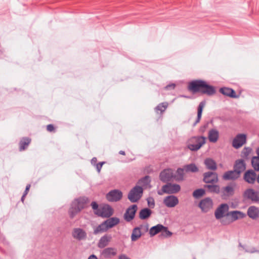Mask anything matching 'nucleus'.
<instances>
[{
    "mask_svg": "<svg viewBox=\"0 0 259 259\" xmlns=\"http://www.w3.org/2000/svg\"><path fill=\"white\" fill-rule=\"evenodd\" d=\"M89 203V200L85 197H81L75 199L68 211L69 217L73 219L82 209L86 208Z\"/></svg>",
    "mask_w": 259,
    "mask_h": 259,
    "instance_id": "obj_1",
    "label": "nucleus"
},
{
    "mask_svg": "<svg viewBox=\"0 0 259 259\" xmlns=\"http://www.w3.org/2000/svg\"><path fill=\"white\" fill-rule=\"evenodd\" d=\"M91 206L94 213L100 217L108 218L113 213L112 208L108 205L103 204L99 206L96 202H93L91 203Z\"/></svg>",
    "mask_w": 259,
    "mask_h": 259,
    "instance_id": "obj_2",
    "label": "nucleus"
},
{
    "mask_svg": "<svg viewBox=\"0 0 259 259\" xmlns=\"http://www.w3.org/2000/svg\"><path fill=\"white\" fill-rule=\"evenodd\" d=\"M205 142L206 138L204 137H193L188 140L187 146L191 151H196L200 149Z\"/></svg>",
    "mask_w": 259,
    "mask_h": 259,
    "instance_id": "obj_3",
    "label": "nucleus"
},
{
    "mask_svg": "<svg viewBox=\"0 0 259 259\" xmlns=\"http://www.w3.org/2000/svg\"><path fill=\"white\" fill-rule=\"evenodd\" d=\"M143 190L142 187L136 186L133 188L129 192L128 199L132 202L138 201L142 197Z\"/></svg>",
    "mask_w": 259,
    "mask_h": 259,
    "instance_id": "obj_4",
    "label": "nucleus"
},
{
    "mask_svg": "<svg viewBox=\"0 0 259 259\" xmlns=\"http://www.w3.org/2000/svg\"><path fill=\"white\" fill-rule=\"evenodd\" d=\"M71 236L74 240L80 241L85 240L87 238V233L85 230L76 227L72 229Z\"/></svg>",
    "mask_w": 259,
    "mask_h": 259,
    "instance_id": "obj_5",
    "label": "nucleus"
},
{
    "mask_svg": "<svg viewBox=\"0 0 259 259\" xmlns=\"http://www.w3.org/2000/svg\"><path fill=\"white\" fill-rule=\"evenodd\" d=\"M181 189L180 186L178 184L168 183L164 185L162 188L161 192H158L160 195L163 194V193L167 194H175L180 191Z\"/></svg>",
    "mask_w": 259,
    "mask_h": 259,
    "instance_id": "obj_6",
    "label": "nucleus"
},
{
    "mask_svg": "<svg viewBox=\"0 0 259 259\" xmlns=\"http://www.w3.org/2000/svg\"><path fill=\"white\" fill-rule=\"evenodd\" d=\"M246 142V135L243 134H238L232 142V146L236 149L242 147Z\"/></svg>",
    "mask_w": 259,
    "mask_h": 259,
    "instance_id": "obj_7",
    "label": "nucleus"
},
{
    "mask_svg": "<svg viewBox=\"0 0 259 259\" xmlns=\"http://www.w3.org/2000/svg\"><path fill=\"white\" fill-rule=\"evenodd\" d=\"M204 82L202 80H193L189 83L188 89L193 93L200 92Z\"/></svg>",
    "mask_w": 259,
    "mask_h": 259,
    "instance_id": "obj_8",
    "label": "nucleus"
},
{
    "mask_svg": "<svg viewBox=\"0 0 259 259\" xmlns=\"http://www.w3.org/2000/svg\"><path fill=\"white\" fill-rule=\"evenodd\" d=\"M199 206L202 211L206 212L212 208L213 202L210 198H206L200 202Z\"/></svg>",
    "mask_w": 259,
    "mask_h": 259,
    "instance_id": "obj_9",
    "label": "nucleus"
},
{
    "mask_svg": "<svg viewBox=\"0 0 259 259\" xmlns=\"http://www.w3.org/2000/svg\"><path fill=\"white\" fill-rule=\"evenodd\" d=\"M244 197L253 202L259 201V192L252 189H247L244 193Z\"/></svg>",
    "mask_w": 259,
    "mask_h": 259,
    "instance_id": "obj_10",
    "label": "nucleus"
},
{
    "mask_svg": "<svg viewBox=\"0 0 259 259\" xmlns=\"http://www.w3.org/2000/svg\"><path fill=\"white\" fill-rule=\"evenodd\" d=\"M137 205L135 204L129 207L124 214V218L125 220L127 222H130L133 220L137 210Z\"/></svg>",
    "mask_w": 259,
    "mask_h": 259,
    "instance_id": "obj_11",
    "label": "nucleus"
},
{
    "mask_svg": "<svg viewBox=\"0 0 259 259\" xmlns=\"http://www.w3.org/2000/svg\"><path fill=\"white\" fill-rule=\"evenodd\" d=\"M244 180L248 184H253L255 181H257V176L253 170L246 171L243 176Z\"/></svg>",
    "mask_w": 259,
    "mask_h": 259,
    "instance_id": "obj_12",
    "label": "nucleus"
},
{
    "mask_svg": "<svg viewBox=\"0 0 259 259\" xmlns=\"http://www.w3.org/2000/svg\"><path fill=\"white\" fill-rule=\"evenodd\" d=\"M163 203L168 207H174L179 203V199L175 196L169 195L164 198Z\"/></svg>",
    "mask_w": 259,
    "mask_h": 259,
    "instance_id": "obj_13",
    "label": "nucleus"
},
{
    "mask_svg": "<svg viewBox=\"0 0 259 259\" xmlns=\"http://www.w3.org/2000/svg\"><path fill=\"white\" fill-rule=\"evenodd\" d=\"M229 206L227 204H222L215 210L214 214L217 219L224 217L227 213Z\"/></svg>",
    "mask_w": 259,
    "mask_h": 259,
    "instance_id": "obj_14",
    "label": "nucleus"
},
{
    "mask_svg": "<svg viewBox=\"0 0 259 259\" xmlns=\"http://www.w3.org/2000/svg\"><path fill=\"white\" fill-rule=\"evenodd\" d=\"M122 196V192L119 190H114L109 192L106 198L110 201H117L119 200Z\"/></svg>",
    "mask_w": 259,
    "mask_h": 259,
    "instance_id": "obj_15",
    "label": "nucleus"
},
{
    "mask_svg": "<svg viewBox=\"0 0 259 259\" xmlns=\"http://www.w3.org/2000/svg\"><path fill=\"white\" fill-rule=\"evenodd\" d=\"M203 180L206 183H215L218 181V175L215 172H205L204 174Z\"/></svg>",
    "mask_w": 259,
    "mask_h": 259,
    "instance_id": "obj_16",
    "label": "nucleus"
},
{
    "mask_svg": "<svg viewBox=\"0 0 259 259\" xmlns=\"http://www.w3.org/2000/svg\"><path fill=\"white\" fill-rule=\"evenodd\" d=\"M173 172L171 169L163 170L160 174V179L164 182L170 181L173 178Z\"/></svg>",
    "mask_w": 259,
    "mask_h": 259,
    "instance_id": "obj_17",
    "label": "nucleus"
},
{
    "mask_svg": "<svg viewBox=\"0 0 259 259\" xmlns=\"http://www.w3.org/2000/svg\"><path fill=\"white\" fill-rule=\"evenodd\" d=\"M247 215L248 217L253 219L256 220L259 218V209L254 206H250L247 210Z\"/></svg>",
    "mask_w": 259,
    "mask_h": 259,
    "instance_id": "obj_18",
    "label": "nucleus"
},
{
    "mask_svg": "<svg viewBox=\"0 0 259 259\" xmlns=\"http://www.w3.org/2000/svg\"><path fill=\"white\" fill-rule=\"evenodd\" d=\"M200 93L204 94H207L208 95H212L215 93V89L213 87L209 85L206 81H204V82L203 85V87L201 89Z\"/></svg>",
    "mask_w": 259,
    "mask_h": 259,
    "instance_id": "obj_19",
    "label": "nucleus"
},
{
    "mask_svg": "<svg viewBox=\"0 0 259 259\" xmlns=\"http://www.w3.org/2000/svg\"><path fill=\"white\" fill-rule=\"evenodd\" d=\"M246 168V164L244 161L242 159H238L235 161L234 169L238 172L239 175L245 170Z\"/></svg>",
    "mask_w": 259,
    "mask_h": 259,
    "instance_id": "obj_20",
    "label": "nucleus"
},
{
    "mask_svg": "<svg viewBox=\"0 0 259 259\" xmlns=\"http://www.w3.org/2000/svg\"><path fill=\"white\" fill-rule=\"evenodd\" d=\"M240 177V175L234 169V170L226 172L223 176V179L225 180H235Z\"/></svg>",
    "mask_w": 259,
    "mask_h": 259,
    "instance_id": "obj_21",
    "label": "nucleus"
},
{
    "mask_svg": "<svg viewBox=\"0 0 259 259\" xmlns=\"http://www.w3.org/2000/svg\"><path fill=\"white\" fill-rule=\"evenodd\" d=\"M220 92L223 95L234 98H236L238 96H236L235 92L228 88H222L220 89Z\"/></svg>",
    "mask_w": 259,
    "mask_h": 259,
    "instance_id": "obj_22",
    "label": "nucleus"
},
{
    "mask_svg": "<svg viewBox=\"0 0 259 259\" xmlns=\"http://www.w3.org/2000/svg\"><path fill=\"white\" fill-rule=\"evenodd\" d=\"M111 237L110 236L104 235L102 237L98 243V246L100 248H104L107 246L111 241Z\"/></svg>",
    "mask_w": 259,
    "mask_h": 259,
    "instance_id": "obj_23",
    "label": "nucleus"
},
{
    "mask_svg": "<svg viewBox=\"0 0 259 259\" xmlns=\"http://www.w3.org/2000/svg\"><path fill=\"white\" fill-rule=\"evenodd\" d=\"M208 139L210 142L215 143L219 139V132L215 130H211L208 133Z\"/></svg>",
    "mask_w": 259,
    "mask_h": 259,
    "instance_id": "obj_24",
    "label": "nucleus"
},
{
    "mask_svg": "<svg viewBox=\"0 0 259 259\" xmlns=\"http://www.w3.org/2000/svg\"><path fill=\"white\" fill-rule=\"evenodd\" d=\"M106 226L109 229L116 226L119 223V219L117 218H111L105 221Z\"/></svg>",
    "mask_w": 259,
    "mask_h": 259,
    "instance_id": "obj_25",
    "label": "nucleus"
},
{
    "mask_svg": "<svg viewBox=\"0 0 259 259\" xmlns=\"http://www.w3.org/2000/svg\"><path fill=\"white\" fill-rule=\"evenodd\" d=\"M116 254V249L111 247L107 248L102 252L103 255L106 257H111L114 256Z\"/></svg>",
    "mask_w": 259,
    "mask_h": 259,
    "instance_id": "obj_26",
    "label": "nucleus"
},
{
    "mask_svg": "<svg viewBox=\"0 0 259 259\" xmlns=\"http://www.w3.org/2000/svg\"><path fill=\"white\" fill-rule=\"evenodd\" d=\"M168 106V103L166 102L161 103L155 107V111L157 114H162L166 109Z\"/></svg>",
    "mask_w": 259,
    "mask_h": 259,
    "instance_id": "obj_27",
    "label": "nucleus"
},
{
    "mask_svg": "<svg viewBox=\"0 0 259 259\" xmlns=\"http://www.w3.org/2000/svg\"><path fill=\"white\" fill-rule=\"evenodd\" d=\"M163 228L164 226L163 225L158 224L150 228L149 230V234L150 236H153L159 232L161 233V230H162V229Z\"/></svg>",
    "mask_w": 259,
    "mask_h": 259,
    "instance_id": "obj_28",
    "label": "nucleus"
},
{
    "mask_svg": "<svg viewBox=\"0 0 259 259\" xmlns=\"http://www.w3.org/2000/svg\"><path fill=\"white\" fill-rule=\"evenodd\" d=\"M108 230L106 224H105V221L103 222L102 224L99 225L96 228H95L94 230V233L95 234H97L99 233H101L106 232Z\"/></svg>",
    "mask_w": 259,
    "mask_h": 259,
    "instance_id": "obj_29",
    "label": "nucleus"
},
{
    "mask_svg": "<svg viewBox=\"0 0 259 259\" xmlns=\"http://www.w3.org/2000/svg\"><path fill=\"white\" fill-rule=\"evenodd\" d=\"M204 164L209 169L215 170L217 169L216 163L211 158H206L204 160Z\"/></svg>",
    "mask_w": 259,
    "mask_h": 259,
    "instance_id": "obj_30",
    "label": "nucleus"
},
{
    "mask_svg": "<svg viewBox=\"0 0 259 259\" xmlns=\"http://www.w3.org/2000/svg\"><path fill=\"white\" fill-rule=\"evenodd\" d=\"M141 231L140 230L139 228L136 227L133 230V232L131 235V239L133 241H135L139 239L142 235Z\"/></svg>",
    "mask_w": 259,
    "mask_h": 259,
    "instance_id": "obj_31",
    "label": "nucleus"
},
{
    "mask_svg": "<svg viewBox=\"0 0 259 259\" xmlns=\"http://www.w3.org/2000/svg\"><path fill=\"white\" fill-rule=\"evenodd\" d=\"M205 103L204 102H201V103H200L198 107L197 119L195 123H194V125H195L197 123L199 122L200 119L201 118L202 112Z\"/></svg>",
    "mask_w": 259,
    "mask_h": 259,
    "instance_id": "obj_32",
    "label": "nucleus"
},
{
    "mask_svg": "<svg viewBox=\"0 0 259 259\" xmlns=\"http://www.w3.org/2000/svg\"><path fill=\"white\" fill-rule=\"evenodd\" d=\"M152 211L148 208H144L142 209L139 213V218L141 219L144 220L149 218L151 214Z\"/></svg>",
    "mask_w": 259,
    "mask_h": 259,
    "instance_id": "obj_33",
    "label": "nucleus"
},
{
    "mask_svg": "<svg viewBox=\"0 0 259 259\" xmlns=\"http://www.w3.org/2000/svg\"><path fill=\"white\" fill-rule=\"evenodd\" d=\"M208 192L213 193H219L220 191V187L217 185H207L205 186Z\"/></svg>",
    "mask_w": 259,
    "mask_h": 259,
    "instance_id": "obj_34",
    "label": "nucleus"
},
{
    "mask_svg": "<svg viewBox=\"0 0 259 259\" xmlns=\"http://www.w3.org/2000/svg\"><path fill=\"white\" fill-rule=\"evenodd\" d=\"M150 178L146 176L139 181V184L145 188L150 187Z\"/></svg>",
    "mask_w": 259,
    "mask_h": 259,
    "instance_id": "obj_35",
    "label": "nucleus"
},
{
    "mask_svg": "<svg viewBox=\"0 0 259 259\" xmlns=\"http://www.w3.org/2000/svg\"><path fill=\"white\" fill-rule=\"evenodd\" d=\"M30 143V139L28 138H23L20 142V150L22 151L26 149Z\"/></svg>",
    "mask_w": 259,
    "mask_h": 259,
    "instance_id": "obj_36",
    "label": "nucleus"
},
{
    "mask_svg": "<svg viewBox=\"0 0 259 259\" xmlns=\"http://www.w3.org/2000/svg\"><path fill=\"white\" fill-rule=\"evenodd\" d=\"M230 215L234 220L242 219L245 217V214L243 213L238 211H233L231 212Z\"/></svg>",
    "mask_w": 259,
    "mask_h": 259,
    "instance_id": "obj_37",
    "label": "nucleus"
},
{
    "mask_svg": "<svg viewBox=\"0 0 259 259\" xmlns=\"http://www.w3.org/2000/svg\"><path fill=\"white\" fill-rule=\"evenodd\" d=\"M184 169L186 172H196L198 170V168L194 164H190L184 166Z\"/></svg>",
    "mask_w": 259,
    "mask_h": 259,
    "instance_id": "obj_38",
    "label": "nucleus"
},
{
    "mask_svg": "<svg viewBox=\"0 0 259 259\" xmlns=\"http://www.w3.org/2000/svg\"><path fill=\"white\" fill-rule=\"evenodd\" d=\"M251 152V148L249 147H245L241 152V156L244 158H247Z\"/></svg>",
    "mask_w": 259,
    "mask_h": 259,
    "instance_id": "obj_39",
    "label": "nucleus"
},
{
    "mask_svg": "<svg viewBox=\"0 0 259 259\" xmlns=\"http://www.w3.org/2000/svg\"><path fill=\"white\" fill-rule=\"evenodd\" d=\"M252 167L255 170H259V158L258 157H253L251 160Z\"/></svg>",
    "mask_w": 259,
    "mask_h": 259,
    "instance_id": "obj_40",
    "label": "nucleus"
},
{
    "mask_svg": "<svg viewBox=\"0 0 259 259\" xmlns=\"http://www.w3.org/2000/svg\"><path fill=\"white\" fill-rule=\"evenodd\" d=\"M205 194V190L202 189H197L193 193V196L195 198H199Z\"/></svg>",
    "mask_w": 259,
    "mask_h": 259,
    "instance_id": "obj_41",
    "label": "nucleus"
},
{
    "mask_svg": "<svg viewBox=\"0 0 259 259\" xmlns=\"http://www.w3.org/2000/svg\"><path fill=\"white\" fill-rule=\"evenodd\" d=\"M161 235L164 237H168L171 236L172 233L168 231L166 227L164 226V228L161 230Z\"/></svg>",
    "mask_w": 259,
    "mask_h": 259,
    "instance_id": "obj_42",
    "label": "nucleus"
},
{
    "mask_svg": "<svg viewBox=\"0 0 259 259\" xmlns=\"http://www.w3.org/2000/svg\"><path fill=\"white\" fill-rule=\"evenodd\" d=\"M223 192L226 195H232L233 192V188L231 186H227L224 188Z\"/></svg>",
    "mask_w": 259,
    "mask_h": 259,
    "instance_id": "obj_43",
    "label": "nucleus"
},
{
    "mask_svg": "<svg viewBox=\"0 0 259 259\" xmlns=\"http://www.w3.org/2000/svg\"><path fill=\"white\" fill-rule=\"evenodd\" d=\"M184 170H185L184 168H178L177 173L178 174V176L177 178V180H182L183 178V176L184 174Z\"/></svg>",
    "mask_w": 259,
    "mask_h": 259,
    "instance_id": "obj_44",
    "label": "nucleus"
},
{
    "mask_svg": "<svg viewBox=\"0 0 259 259\" xmlns=\"http://www.w3.org/2000/svg\"><path fill=\"white\" fill-rule=\"evenodd\" d=\"M138 228H139L140 230L141 231L142 233L147 232L149 229L148 225L147 224L141 225Z\"/></svg>",
    "mask_w": 259,
    "mask_h": 259,
    "instance_id": "obj_45",
    "label": "nucleus"
},
{
    "mask_svg": "<svg viewBox=\"0 0 259 259\" xmlns=\"http://www.w3.org/2000/svg\"><path fill=\"white\" fill-rule=\"evenodd\" d=\"M148 205L150 207L153 208L155 205L154 200L152 197L147 198Z\"/></svg>",
    "mask_w": 259,
    "mask_h": 259,
    "instance_id": "obj_46",
    "label": "nucleus"
},
{
    "mask_svg": "<svg viewBox=\"0 0 259 259\" xmlns=\"http://www.w3.org/2000/svg\"><path fill=\"white\" fill-rule=\"evenodd\" d=\"M30 188V184H28L26 186V189H25V191L24 192V193L23 195V196L22 197V201H23V199H24V198L25 197V196L28 193V191L29 190V189Z\"/></svg>",
    "mask_w": 259,
    "mask_h": 259,
    "instance_id": "obj_47",
    "label": "nucleus"
},
{
    "mask_svg": "<svg viewBox=\"0 0 259 259\" xmlns=\"http://www.w3.org/2000/svg\"><path fill=\"white\" fill-rule=\"evenodd\" d=\"M176 87V84L175 83H171L165 87V89L167 90H174Z\"/></svg>",
    "mask_w": 259,
    "mask_h": 259,
    "instance_id": "obj_48",
    "label": "nucleus"
},
{
    "mask_svg": "<svg viewBox=\"0 0 259 259\" xmlns=\"http://www.w3.org/2000/svg\"><path fill=\"white\" fill-rule=\"evenodd\" d=\"M47 130L48 132H52L55 130V127L53 124H49L47 126Z\"/></svg>",
    "mask_w": 259,
    "mask_h": 259,
    "instance_id": "obj_49",
    "label": "nucleus"
},
{
    "mask_svg": "<svg viewBox=\"0 0 259 259\" xmlns=\"http://www.w3.org/2000/svg\"><path fill=\"white\" fill-rule=\"evenodd\" d=\"M104 164V162H100L98 163L96 165V168L97 169L98 172L99 173L101 171V169L102 167L103 164Z\"/></svg>",
    "mask_w": 259,
    "mask_h": 259,
    "instance_id": "obj_50",
    "label": "nucleus"
},
{
    "mask_svg": "<svg viewBox=\"0 0 259 259\" xmlns=\"http://www.w3.org/2000/svg\"><path fill=\"white\" fill-rule=\"evenodd\" d=\"M118 259H131V258H130L128 257H127L126 255H125L124 254H121L119 256Z\"/></svg>",
    "mask_w": 259,
    "mask_h": 259,
    "instance_id": "obj_51",
    "label": "nucleus"
},
{
    "mask_svg": "<svg viewBox=\"0 0 259 259\" xmlns=\"http://www.w3.org/2000/svg\"><path fill=\"white\" fill-rule=\"evenodd\" d=\"M88 259H98L97 257L94 255H91Z\"/></svg>",
    "mask_w": 259,
    "mask_h": 259,
    "instance_id": "obj_52",
    "label": "nucleus"
},
{
    "mask_svg": "<svg viewBox=\"0 0 259 259\" xmlns=\"http://www.w3.org/2000/svg\"><path fill=\"white\" fill-rule=\"evenodd\" d=\"M256 154L257 155V156L258 158H259V148H258L257 149H256Z\"/></svg>",
    "mask_w": 259,
    "mask_h": 259,
    "instance_id": "obj_53",
    "label": "nucleus"
},
{
    "mask_svg": "<svg viewBox=\"0 0 259 259\" xmlns=\"http://www.w3.org/2000/svg\"><path fill=\"white\" fill-rule=\"evenodd\" d=\"M119 154H120L121 155H125V152L123 151H119Z\"/></svg>",
    "mask_w": 259,
    "mask_h": 259,
    "instance_id": "obj_54",
    "label": "nucleus"
},
{
    "mask_svg": "<svg viewBox=\"0 0 259 259\" xmlns=\"http://www.w3.org/2000/svg\"><path fill=\"white\" fill-rule=\"evenodd\" d=\"M257 182L258 183H259V175L257 177Z\"/></svg>",
    "mask_w": 259,
    "mask_h": 259,
    "instance_id": "obj_55",
    "label": "nucleus"
}]
</instances>
